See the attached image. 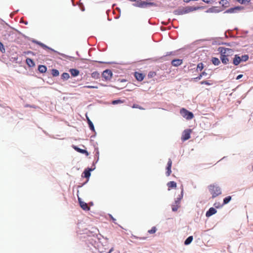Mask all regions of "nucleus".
I'll list each match as a JSON object with an SVG mask.
<instances>
[{
    "label": "nucleus",
    "mask_w": 253,
    "mask_h": 253,
    "mask_svg": "<svg viewBox=\"0 0 253 253\" xmlns=\"http://www.w3.org/2000/svg\"><path fill=\"white\" fill-rule=\"evenodd\" d=\"M98 239L97 249L100 253H111L114 250L113 248H109L108 242L106 239H103L102 240L99 238Z\"/></svg>",
    "instance_id": "1"
},
{
    "label": "nucleus",
    "mask_w": 253,
    "mask_h": 253,
    "mask_svg": "<svg viewBox=\"0 0 253 253\" xmlns=\"http://www.w3.org/2000/svg\"><path fill=\"white\" fill-rule=\"evenodd\" d=\"M209 190L212 195V198H214L221 194L220 188L215 184H211L209 186Z\"/></svg>",
    "instance_id": "2"
},
{
    "label": "nucleus",
    "mask_w": 253,
    "mask_h": 253,
    "mask_svg": "<svg viewBox=\"0 0 253 253\" xmlns=\"http://www.w3.org/2000/svg\"><path fill=\"white\" fill-rule=\"evenodd\" d=\"M180 114L181 116L187 120H192L194 117L192 112L189 111L184 108H182L180 110Z\"/></svg>",
    "instance_id": "3"
},
{
    "label": "nucleus",
    "mask_w": 253,
    "mask_h": 253,
    "mask_svg": "<svg viewBox=\"0 0 253 253\" xmlns=\"http://www.w3.org/2000/svg\"><path fill=\"white\" fill-rule=\"evenodd\" d=\"M244 7L242 6H236L233 7H231L227 9L224 13H237L239 11L244 9Z\"/></svg>",
    "instance_id": "4"
},
{
    "label": "nucleus",
    "mask_w": 253,
    "mask_h": 253,
    "mask_svg": "<svg viewBox=\"0 0 253 253\" xmlns=\"http://www.w3.org/2000/svg\"><path fill=\"white\" fill-rule=\"evenodd\" d=\"M102 76L106 81H108L111 79L113 76V73L111 70L106 69L102 72Z\"/></svg>",
    "instance_id": "5"
},
{
    "label": "nucleus",
    "mask_w": 253,
    "mask_h": 253,
    "mask_svg": "<svg viewBox=\"0 0 253 253\" xmlns=\"http://www.w3.org/2000/svg\"><path fill=\"white\" fill-rule=\"evenodd\" d=\"M191 131V129L190 128L185 129L182 132L181 139L183 141H186L189 139L190 138Z\"/></svg>",
    "instance_id": "6"
},
{
    "label": "nucleus",
    "mask_w": 253,
    "mask_h": 253,
    "mask_svg": "<svg viewBox=\"0 0 253 253\" xmlns=\"http://www.w3.org/2000/svg\"><path fill=\"white\" fill-rule=\"evenodd\" d=\"M184 8L185 13L186 14L195 10L204 9V6H186Z\"/></svg>",
    "instance_id": "7"
},
{
    "label": "nucleus",
    "mask_w": 253,
    "mask_h": 253,
    "mask_svg": "<svg viewBox=\"0 0 253 253\" xmlns=\"http://www.w3.org/2000/svg\"><path fill=\"white\" fill-rule=\"evenodd\" d=\"M222 11V9L218 8V7L217 6H212L211 7L209 8L208 9L206 12L207 13H219Z\"/></svg>",
    "instance_id": "8"
},
{
    "label": "nucleus",
    "mask_w": 253,
    "mask_h": 253,
    "mask_svg": "<svg viewBox=\"0 0 253 253\" xmlns=\"http://www.w3.org/2000/svg\"><path fill=\"white\" fill-rule=\"evenodd\" d=\"M134 77L135 79L139 82H141L143 80L145 76L142 73H139L138 72H135L134 74Z\"/></svg>",
    "instance_id": "9"
},
{
    "label": "nucleus",
    "mask_w": 253,
    "mask_h": 253,
    "mask_svg": "<svg viewBox=\"0 0 253 253\" xmlns=\"http://www.w3.org/2000/svg\"><path fill=\"white\" fill-rule=\"evenodd\" d=\"M78 200H79V202L80 203V205L81 207L83 209V210H85V211L89 210V207H88L87 204L86 203L82 201L81 198H80L79 196H78Z\"/></svg>",
    "instance_id": "10"
},
{
    "label": "nucleus",
    "mask_w": 253,
    "mask_h": 253,
    "mask_svg": "<svg viewBox=\"0 0 253 253\" xmlns=\"http://www.w3.org/2000/svg\"><path fill=\"white\" fill-rule=\"evenodd\" d=\"M215 43L218 44L219 45H220V44L230 46V47L234 46L238 44V43H237L236 42H218V43H216V42H215V43H214V42H212V44H214Z\"/></svg>",
    "instance_id": "11"
},
{
    "label": "nucleus",
    "mask_w": 253,
    "mask_h": 253,
    "mask_svg": "<svg viewBox=\"0 0 253 253\" xmlns=\"http://www.w3.org/2000/svg\"><path fill=\"white\" fill-rule=\"evenodd\" d=\"M240 56L238 54H235L233 59V64L235 66L238 65L241 62Z\"/></svg>",
    "instance_id": "12"
},
{
    "label": "nucleus",
    "mask_w": 253,
    "mask_h": 253,
    "mask_svg": "<svg viewBox=\"0 0 253 253\" xmlns=\"http://www.w3.org/2000/svg\"><path fill=\"white\" fill-rule=\"evenodd\" d=\"M171 165H172V162L170 160H169L167 164V167L166 168V170H167V171H166V175L167 176H169L170 174H171Z\"/></svg>",
    "instance_id": "13"
},
{
    "label": "nucleus",
    "mask_w": 253,
    "mask_h": 253,
    "mask_svg": "<svg viewBox=\"0 0 253 253\" xmlns=\"http://www.w3.org/2000/svg\"><path fill=\"white\" fill-rule=\"evenodd\" d=\"M175 15H183L185 14L184 12V7H179L178 9H176L173 11V12Z\"/></svg>",
    "instance_id": "14"
},
{
    "label": "nucleus",
    "mask_w": 253,
    "mask_h": 253,
    "mask_svg": "<svg viewBox=\"0 0 253 253\" xmlns=\"http://www.w3.org/2000/svg\"><path fill=\"white\" fill-rule=\"evenodd\" d=\"M217 211L213 208H211L210 209L207 211L206 213V215L207 217H210L213 214L216 213Z\"/></svg>",
    "instance_id": "15"
},
{
    "label": "nucleus",
    "mask_w": 253,
    "mask_h": 253,
    "mask_svg": "<svg viewBox=\"0 0 253 253\" xmlns=\"http://www.w3.org/2000/svg\"><path fill=\"white\" fill-rule=\"evenodd\" d=\"M182 60L179 59H174L172 60L171 64L172 66L177 67L182 63Z\"/></svg>",
    "instance_id": "16"
},
{
    "label": "nucleus",
    "mask_w": 253,
    "mask_h": 253,
    "mask_svg": "<svg viewBox=\"0 0 253 253\" xmlns=\"http://www.w3.org/2000/svg\"><path fill=\"white\" fill-rule=\"evenodd\" d=\"M143 6V8H147L148 6H157V5L156 3L154 2H147L144 1V3L141 5Z\"/></svg>",
    "instance_id": "17"
},
{
    "label": "nucleus",
    "mask_w": 253,
    "mask_h": 253,
    "mask_svg": "<svg viewBox=\"0 0 253 253\" xmlns=\"http://www.w3.org/2000/svg\"><path fill=\"white\" fill-rule=\"evenodd\" d=\"M232 50L231 49L225 48L224 47H222V46L219 47L217 49V51H219L220 53V56L222 54H225L226 51L227 50L229 51V50Z\"/></svg>",
    "instance_id": "18"
},
{
    "label": "nucleus",
    "mask_w": 253,
    "mask_h": 253,
    "mask_svg": "<svg viewBox=\"0 0 253 253\" xmlns=\"http://www.w3.org/2000/svg\"><path fill=\"white\" fill-rule=\"evenodd\" d=\"M220 58L222 63L224 64H227L229 61V58L225 54H222Z\"/></svg>",
    "instance_id": "19"
},
{
    "label": "nucleus",
    "mask_w": 253,
    "mask_h": 253,
    "mask_svg": "<svg viewBox=\"0 0 253 253\" xmlns=\"http://www.w3.org/2000/svg\"><path fill=\"white\" fill-rule=\"evenodd\" d=\"M219 3L224 8H226L229 6V2L227 0H220Z\"/></svg>",
    "instance_id": "20"
},
{
    "label": "nucleus",
    "mask_w": 253,
    "mask_h": 253,
    "mask_svg": "<svg viewBox=\"0 0 253 253\" xmlns=\"http://www.w3.org/2000/svg\"><path fill=\"white\" fill-rule=\"evenodd\" d=\"M73 147L75 149V150H76L78 152H80V153H82V154H85V156H88V154L87 152L85 150L80 149V148H78L77 146H74Z\"/></svg>",
    "instance_id": "21"
},
{
    "label": "nucleus",
    "mask_w": 253,
    "mask_h": 253,
    "mask_svg": "<svg viewBox=\"0 0 253 253\" xmlns=\"http://www.w3.org/2000/svg\"><path fill=\"white\" fill-rule=\"evenodd\" d=\"M91 170V169H89L88 170L85 169L82 174V177H84L86 178H89L90 175V171Z\"/></svg>",
    "instance_id": "22"
},
{
    "label": "nucleus",
    "mask_w": 253,
    "mask_h": 253,
    "mask_svg": "<svg viewBox=\"0 0 253 253\" xmlns=\"http://www.w3.org/2000/svg\"><path fill=\"white\" fill-rule=\"evenodd\" d=\"M211 61L212 63L215 66H217L220 63L219 59L215 57H212L211 58Z\"/></svg>",
    "instance_id": "23"
},
{
    "label": "nucleus",
    "mask_w": 253,
    "mask_h": 253,
    "mask_svg": "<svg viewBox=\"0 0 253 253\" xmlns=\"http://www.w3.org/2000/svg\"><path fill=\"white\" fill-rule=\"evenodd\" d=\"M26 62L27 65L31 67H34L35 65L34 62L31 58H27L26 60Z\"/></svg>",
    "instance_id": "24"
},
{
    "label": "nucleus",
    "mask_w": 253,
    "mask_h": 253,
    "mask_svg": "<svg viewBox=\"0 0 253 253\" xmlns=\"http://www.w3.org/2000/svg\"><path fill=\"white\" fill-rule=\"evenodd\" d=\"M135 2L133 4V5L135 7H138L140 8H143V6L141 5L144 3V1L140 0H136L134 1Z\"/></svg>",
    "instance_id": "25"
},
{
    "label": "nucleus",
    "mask_w": 253,
    "mask_h": 253,
    "mask_svg": "<svg viewBox=\"0 0 253 253\" xmlns=\"http://www.w3.org/2000/svg\"><path fill=\"white\" fill-rule=\"evenodd\" d=\"M38 70L40 73H44L46 72L47 68L44 65H39L38 67Z\"/></svg>",
    "instance_id": "26"
},
{
    "label": "nucleus",
    "mask_w": 253,
    "mask_h": 253,
    "mask_svg": "<svg viewBox=\"0 0 253 253\" xmlns=\"http://www.w3.org/2000/svg\"><path fill=\"white\" fill-rule=\"evenodd\" d=\"M70 72L73 77L77 76L79 74V71L75 69H70Z\"/></svg>",
    "instance_id": "27"
},
{
    "label": "nucleus",
    "mask_w": 253,
    "mask_h": 253,
    "mask_svg": "<svg viewBox=\"0 0 253 253\" xmlns=\"http://www.w3.org/2000/svg\"><path fill=\"white\" fill-rule=\"evenodd\" d=\"M167 185L169 190L170 188H175L176 187V183L174 181H170L168 183Z\"/></svg>",
    "instance_id": "28"
},
{
    "label": "nucleus",
    "mask_w": 253,
    "mask_h": 253,
    "mask_svg": "<svg viewBox=\"0 0 253 253\" xmlns=\"http://www.w3.org/2000/svg\"><path fill=\"white\" fill-rule=\"evenodd\" d=\"M208 75V73H206L205 71L203 72L202 73H201L198 77L196 78H195L194 79L195 81H197L198 80H200L203 76H207Z\"/></svg>",
    "instance_id": "29"
},
{
    "label": "nucleus",
    "mask_w": 253,
    "mask_h": 253,
    "mask_svg": "<svg viewBox=\"0 0 253 253\" xmlns=\"http://www.w3.org/2000/svg\"><path fill=\"white\" fill-rule=\"evenodd\" d=\"M183 190L182 189V191H181V195L179 196V197L177 198V199L175 201L174 204L180 206V200L183 197Z\"/></svg>",
    "instance_id": "30"
},
{
    "label": "nucleus",
    "mask_w": 253,
    "mask_h": 253,
    "mask_svg": "<svg viewBox=\"0 0 253 253\" xmlns=\"http://www.w3.org/2000/svg\"><path fill=\"white\" fill-rule=\"evenodd\" d=\"M193 239V236H192L188 237L185 241L184 244L185 245H188L190 244L191 243V242L192 241Z\"/></svg>",
    "instance_id": "31"
},
{
    "label": "nucleus",
    "mask_w": 253,
    "mask_h": 253,
    "mask_svg": "<svg viewBox=\"0 0 253 253\" xmlns=\"http://www.w3.org/2000/svg\"><path fill=\"white\" fill-rule=\"evenodd\" d=\"M240 58L242 62H246L248 60L249 56L248 54H244L242 55V56L240 57Z\"/></svg>",
    "instance_id": "32"
},
{
    "label": "nucleus",
    "mask_w": 253,
    "mask_h": 253,
    "mask_svg": "<svg viewBox=\"0 0 253 253\" xmlns=\"http://www.w3.org/2000/svg\"><path fill=\"white\" fill-rule=\"evenodd\" d=\"M231 200V196H227L225 197L223 200V205H226L228 204Z\"/></svg>",
    "instance_id": "33"
},
{
    "label": "nucleus",
    "mask_w": 253,
    "mask_h": 253,
    "mask_svg": "<svg viewBox=\"0 0 253 253\" xmlns=\"http://www.w3.org/2000/svg\"><path fill=\"white\" fill-rule=\"evenodd\" d=\"M62 79L63 80H68L70 78V75L67 73H64L61 75Z\"/></svg>",
    "instance_id": "34"
},
{
    "label": "nucleus",
    "mask_w": 253,
    "mask_h": 253,
    "mask_svg": "<svg viewBox=\"0 0 253 253\" xmlns=\"http://www.w3.org/2000/svg\"><path fill=\"white\" fill-rule=\"evenodd\" d=\"M51 74H52L53 76L57 77V76H59V72L56 69H52V71H51Z\"/></svg>",
    "instance_id": "35"
},
{
    "label": "nucleus",
    "mask_w": 253,
    "mask_h": 253,
    "mask_svg": "<svg viewBox=\"0 0 253 253\" xmlns=\"http://www.w3.org/2000/svg\"><path fill=\"white\" fill-rule=\"evenodd\" d=\"M157 228L155 226L153 227L151 229L148 231V233L150 234H153L157 231Z\"/></svg>",
    "instance_id": "36"
},
{
    "label": "nucleus",
    "mask_w": 253,
    "mask_h": 253,
    "mask_svg": "<svg viewBox=\"0 0 253 253\" xmlns=\"http://www.w3.org/2000/svg\"><path fill=\"white\" fill-rule=\"evenodd\" d=\"M203 68H204V64H203V63H202V62L199 63L197 65V71H201L203 69Z\"/></svg>",
    "instance_id": "37"
},
{
    "label": "nucleus",
    "mask_w": 253,
    "mask_h": 253,
    "mask_svg": "<svg viewBox=\"0 0 253 253\" xmlns=\"http://www.w3.org/2000/svg\"><path fill=\"white\" fill-rule=\"evenodd\" d=\"M124 102V101L121 99H116L112 101V104L113 105H117L120 103H122Z\"/></svg>",
    "instance_id": "38"
},
{
    "label": "nucleus",
    "mask_w": 253,
    "mask_h": 253,
    "mask_svg": "<svg viewBox=\"0 0 253 253\" xmlns=\"http://www.w3.org/2000/svg\"><path fill=\"white\" fill-rule=\"evenodd\" d=\"M179 207H180V206L175 205L174 204L173 205H172L171 208H172V211H177Z\"/></svg>",
    "instance_id": "39"
},
{
    "label": "nucleus",
    "mask_w": 253,
    "mask_h": 253,
    "mask_svg": "<svg viewBox=\"0 0 253 253\" xmlns=\"http://www.w3.org/2000/svg\"><path fill=\"white\" fill-rule=\"evenodd\" d=\"M131 238L132 239H140V240H145L147 238V237H138V236H136L135 235H132Z\"/></svg>",
    "instance_id": "40"
},
{
    "label": "nucleus",
    "mask_w": 253,
    "mask_h": 253,
    "mask_svg": "<svg viewBox=\"0 0 253 253\" xmlns=\"http://www.w3.org/2000/svg\"><path fill=\"white\" fill-rule=\"evenodd\" d=\"M156 75V74L155 72L151 71L148 73V77L149 78H152V77H154V76H155Z\"/></svg>",
    "instance_id": "41"
},
{
    "label": "nucleus",
    "mask_w": 253,
    "mask_h": 253,
    "mask_svg": "<svg viewBox=\"0 0 253 253\" xmlns=\"http://www.w3.org/2000/svg\"><path fill=\"white\" fill-rule=\"evenodd\" d=\"M38 43L42 47V48H43L44 49H50V48L49 47H48L47 46H46V45L44 44L43 43H41V42H38Z\"/></svg>",
    "instance_id": "42"
},
{
    "label": "nucleus",
    "mask_w": 253,
    "mask_h": 253,
    "mask_svg": "<svg viewBox=\"0 0 253 253\" xmlns=\"http://www.w3.org/2000/svg\"><path fill=\"white\" fill-rule=\"evenodd\" d=\"M201 84L211 85V84L208 81H203L200 82Z\"/></svg>",
    "instance_id": "43"
},
{
    "label": "nucleus",
    "mask_w": 253,
    "mask_h": 253,
    "mask_svg": "<svg viewBox=\"0 0 253 253\" xmlns=\"http://www.w3.org/2000/svg\"><path fill=\"white\" fill-rule=\"evenodd\" d=\"M251 0H241L240 3L241 4H245L246 2H249Z\"/></svg>",
    "instance_id": "44"
},
{
    "label": "nucleus",
    "mask_w": 253,
    "mask_h": 253,
    "mask_svg": "<svg viewBox=\"0 0 253 253\" xmlns=\"http://www.w3.org/2000/svg\"><path fill=\"white\" fill-rule=\"evenodd\" d=\"M203 2H205L206 3H212V1L211 0H202Z\"/></svg>",
    "instance_id": "45"
},
{
    "label": "nucleus",
    "mask_w": 253,
    "mask_h": 253,
    "mask_svg": "<svg viewBox=\"0 0 253 253\" xmlns=\"http://www.w3.org/2000/svg\"><path fill=\"white\" fill-rule=\"evenodd\" d=\"M232 32V31L231 30H228L227 31L225 32V33H224V35H225V37L226 38H228V36L227 35L226 33L228 32L229 33H230L231 32Z\"/></svg>",
    "instance_id": "46"
},
{
    "label": "nucleus",
    "mask_w": 253,
    "mask_h": 253,
    "mask_svg": "<svg viewBox=\"0 0 253 253\" xmlns=\"http://www.w3.org/2000/svg\"><path fill=\"white\" fill-rule=\"evenodd\" d=\"M2 50H4V47H3V45L2 44V43L0 42V51H2Z\"/></svg>",
    "instance_id": "47"
},
{
    "label": "nucleus",
    "mask_w": 253,
    "mask_h": 253,
    "mask_svg": "<svg viewBox=\"0 0 253 253\" xmlns=\"http://www.w3.org/2000/svg\"><path fill=\"white\" fill-rule=\"evenodd\" d=\"M243 75L242 74H240L237 76L236 79L237 80H240V79H241L243 77Z\"/></svg>",
    "instance_id": "48"
},
{
    "label": "nucleus",
    "mask_w": 253,
    "mask_h": 253,
    "mask_svg": "<svg viewBox=\"0 0 253 253\" xmlns=\"http://www.w3.org/2000/svg\"><path fill=\"white\" fill-rule=\"evenodd\" d=\"M133 107L135 108H139L140 109H143L142 107L139 106L138 105L134 104Z\"/></svg>",
    "instance_id": "49"
},
{
    "label": "nucleus",
    "mask_w": 253,
    "mask_h": 253,
    "mask_svg": "<svg viewBox=\"0 0 253 253\" xmlns=\"http://www.w3.org/2000/svg\"><path fill=\"white\" fill-rule=\"evenodd\" d=\"M109 216H110V217L111 218V219L112 220L113 222L114 223H116V222H115V221H116V219H115V218H114L112 216V215H111V214H109Z\"/></svg>",
    "instance_id": "50"
},
{
    "label": "nucleus",
    "mask_w": 253,
    "mask_h": 253,
    "mask_svg": "<svg viewBox=\"0 0 253 253\" xmlns=\"http://www.w3.org/2000/svg\"><path fill=\"white\" fill-rule=\"evenodd\" d=\"M95 156H96V158H99V152L98 151V150L97 149V148H96V154H95Z\"/></svg>",
    "instance_id": "51"
},
{
    "label": "nucleus",
    "mask_w": 253,
    "mask_h": 253,
    "mask_svg": "<svg viewBox=\"0 0 253 253\" xmlns=\"http://www.w3.org/2000/svg\"><path fill=\"white\" fill-rule=\"evenodd\" d=\"M172 53H173L172 51L168 52H167L165 56H166L170 55L172 54Z\"/></svg>",
    "instance_id": "52"
},
{
    "label": "nucleus",
    "mask_w": 253,
    "mask_h": 253,
    "mask_svg": "<svg viewBox=\"0 0 253 253\" xmlns=\"http://www.w3.org/2000/svg\"><path fill=\"white\" fill-rule=\"evenodd\" d=\"M89 127L91 130H94L93 124H91L90 126H89Z\"/></svg>",
    "instance_id": "53"
},
{
    "label": "nucleus",
    "mask_w": 253,
    "mask_h": 253,
    "mask_svg": "<svg viewBox=\"0 0 253 253\" xmlns=\"http://www.w3.org/2000/svg\"><path fill=\"white\" fill-rule=\"evenodd\" d=\"M87 121H88V123L89 126H90L91 124H93V123L91 122V121L90 120H89L88 119H87Z\"/></svg>",
    "instance_id": "54"
},
{
    "label": "nucleus",
    "mask_w": 253,
    "mask_h": 253,
    "mask_svg": "<svg viewBox=\"0 0 253 253\" xmlns=\"http://www.w3.org/2000/svg\"><path fill=\"white\" fill-rule=\"evenodd\" d=\"M230 37L231 38H237V36H234V35H232V34H230Z\"/></svg>",
    "instance_id": "55"
},
{
    "label": "nucleus",
    "mask_w": 253,
    "mask_h": 253,
    "mask_svg": "<svg viewBox=\"0 0 253 253\" xmlns=\"http://www.w3.org/2000/svg\"><path fill=\"white\" fill-rule=\"evenodd\" d=\"M126 82V80L124 79H121V83Z\"/></svg>",
    "instance_id": "56"
},
{
    "label": "nucleus",
    "mask_w": 253,
    "mask_h": 253,
    "mask_svg": "<svg viewBox=\"0 0 253 253\" xmlns=\"http://www.w3.org/2000/svg\"><path fill=\"white\" fill-rule=\"evenodd\" d=\"M214 206L216 208H218V207H219V206H218V205H216V203H214Z\"/></svg>",
    "instance_id": "57"
},
{
    "label": "nucleus",
    "mask_w": 253,
    "mask_h": 253,
    "mask_svg": "<svg viewBox=\"0 0 253 253\" xmlns=\"http://www.w3.org/2000/svg\"><path fill=\"white\" fill-rule=\"evenodd\" d=\"M121 79H119L118 80V82H121Z\"/></svg>",
    "instance_id": "58"
},
{
    "label": "nucleus",
    "mask_w": 253,
    "mask_h": 253,
    "mask_svg": "<svg viewBox=\"0 0 253 253\" xmlns=\"http://www.w3.org/2000/svg\"><path fill=\"white\" fill-rule=\"evenodd\" d=\"M95 74H96V75H99V73H98V72H96H96H95Z\"/></svg>",
    "instance_id": "59"
},
{
    "label": "nucleus",
    "mask_w": 253,
    "mask_h": 253,
    "mask_svg": "<svg viewBox=\"0 0 253 253\" xmlns=\"http://www.w3.org/2000/svg\"><path fill=\"white\" fill-rule=\"evenodd\" d=\"M117 9L119 11V12H121V9L119 8H117Z\"/></svg>",
    "instance_id": "60"
},
{
    "label": "nucleus",
    "mask_w": 253,
    "mask_h": 253,
    "mask_svg": "<svg viewBox=\"0 0 253 253\" xmlns=\"http://www.w3.org/2000/svg\"><path fill=\"white\" fill-rule=\"evenodd\" d=\"M95 62H99V63H103V62H101V61H95Z\"/></svg>",
    "instance_id": "61"
},
{
    "label": "nucleus",
    "mask_w": 253,
    "mask_h": 253,
    "mask_svg": "<svg viewBox=\"0 0 253 253\" xmlns=\"http://www.w3.org/2000/svg\"><path fill=\"white\" fill-rule=\"evenodd\" d=\"M234 30H238V28H235L234 29Z\"/></svg>",
    "instance_id": "62"
},
{
    "label": "nucleus",
    "mask_w": 253,
    "mask_h": 253,
    "mask_svg": "<svg viewBox=\"0 0 253 253\" xmlns=\"http://www.w3.org/2000/svg\"><path fill=\"white\" fill-rule=\"evenodd\" d=\"M119 17H120V15L117 16V17H116V18H119Z\"/></svg>",
    "instance_id": "63"
},
{
    "label": "nucleus",
    "mask_w": 253,
    "mask_h": 253,
    "mask_svg": "<svg viewBox=\"0 0 253 253\" xmlns=\"http://www.w3.org/2000/svg\"><path fill=\"white\" fill-rule=\"evenodd\" d=\"M237 1L240 3L241 0H237Z\"/></svg>",
    "instance_id": "64"
}]
</instances>
